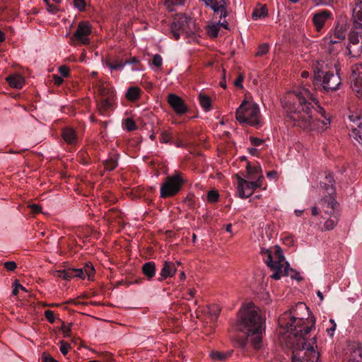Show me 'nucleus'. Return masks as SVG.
<instances>
[{
  "mask_svg": "<svg viewBox=\"0 0 362 362\" xmlns=\"http://www.w3.org/2000/svg\"><path fill=\"white\" fill-rule=\"evenodd\" d=\"M45 316L46 319L50 322L53 323L55 320L54 313L52 310H47L45 312Z\"/></svg>",
  "mask_w": 362,
  "mask_h": 362,
  "instance_id": "obj_47",
  "label": "nucleus"
},
{
  "mask_svg": "<svg viewBox=\"0 0 362 362\" xmlns=\"http://www.w3.org/2000/svg\"><path fill=\"white\" fill-rule=\"evenodd\" d=\"M54 275L56 277L64 279V280H70L71 279V268L67 269L57 270L55 271Z\"/></svg>",
  "mask_w": 362,
  "mask_h": 362,
  "instance_id": "obj_35",
  "label": "nucleus"
},
{
  "mask_svg": "<svg viewBox=\"0 0 362 362\" xmlns=\"http://www.w3.org/2000/svg\"><path fill=\"white\" fill-rule=\"evenodd\" d=\"M250 141L251 144L254 146H259L264 142L262 139L254 136H250Z\"/></svg>",
  "mask_w": 362,
  "mask_h": 362,
  "instance_id": "obj_49",
  "label": "nucleus"
},
{
  "mask_svg": "<svg viewBox=\"0 0 362 362\" xmlns=\"http://www.w3.org/2000/svg\"><path fill=\"white\" fill-rule=\"evenodd\" d=\"M236 177L238 180L237 193L241 199L250 197L257 188L262 187V175H259L256 181H247L238 175H236Z\"/></svg>",
  "mask_w": 362,
  "mask_h": 362,
  "instance_id": "obj_11",
  "label": "nucleus"
},
{
  "mask_svg": "<svg viewBox=\"0 0 362 362\" xmlns=\"http://www.w3.org/2000/svg\"><path fill=\"white\" fill-rule=\"evenodd\" d=\"M6 81L11 87L16 89L21 88L25 83L24 78L19 74L9 75L7 76Z\"/></svg>",
  "mask_w": 362,
  "mask_h": 362,
  "instance_id": "obj_22",
  "label": "nucleus"
},
{
  "mask_svg": "<svg viewBox=\"0 0 362 362\" xmlns=\"http://www.w3.org/2000/svg\"><path fill=\"white\" fill-rule=\"evenodd\" d=\"M101 98L115 99V92L112 87L107 85H101L98 88Z\"/></svg>",
  "mask_w": 362,
  "mask_h": 362,
  "instance_id": "obj_24",
  "label": "nucleus"
},
{
  "mask_svg": "<svg viewBox=\"0 0 362 362\" xmlns=\"http://www.w3.org/2000/svg\"><path fill=\"white\" fill-rule=\"evenodd\" d=\"M105 66L110 69L112 71L113 70H122L125 66L124 62H122L117 59H106Z\"/></svg>",
  "mask_w": 362,
  "mask_h": 362,
  "instance_id": "obj_29",
  "label": "nucleus"
},
{
  "mask_svg": "<svg viewBox=\"0 0 362 362\" xmlns=\"http://www.w3.org/2000/svg\"><path fill=\"white\" fill-rule=\"evenodd\" d=\"M124 64H125V66L127 64H132V65L139 64L140 60L137 57H133L130 58L129 60H126L124 62Z\"/></svg>",
  "mask_w": 362,
  "mask_h": 362,
  "instance_id": "obj_50",
  "label": "nucleus"
},
{
  "mask_svg": "<svg viewBox=\"0 0 362 362\" xmlns=\"http://www.w3.org/2000/svg\"><path fill=\"white\" fill-rule=\"evenodd\" d=\"M307 310L308 307L305 303H298L295 308H292L279 317V326L295 337L303 338L314 326L313 323L311 325H307L308 319L300 316L298 311Z\"/></svg>",
  "mask_w": 362,
  "mask_h": 362,
  "instance_id": "obj_3",
  "label": "nucleus"
},
{
  "mask_svg": "<svg viewBox=\"0 0 362 362\" xmlns=\"http://www.w3.org/2000/svg\"><path fill=\"white\" fill-rule=\"evenodd\" d=\"M236 119L240 123H246L250 126L257 127L260 124V112L256 103L243 100L235 112Z\"/></svg>",
  "mask_w": 362,
  "mask_h": 362,
  "instance_id": "obj_7",
  "label": "nucleus"
},
{
  "mask_svg": "<svg viewBox=\"0 0 362 362\" xmlns=\"http://www.w3.org/2000/svg\"><path fill=\"white\" fill-rule=\"evenodd\" d=\"M141 90L136 86L129 87L126 92V98L129 101L137 100L141 95Z\"/></svg>",
  "mask_w": 362,
  "mask_h": 362,
  "instance_id": "obj_27",
  "label": "nucleus"
},
{
  "mask_svg": "<svg viewBox=\"0 0 362 362\" xmlns=\"http://www.w3.org/2000/svg\"><path fill=\"white\" fill-rule=\"evenodd\" d=\"M336 327H337V325L334 324V325H332L331 327L327 329V332L329 336L332 337L334 335Z\"/></svg>",
  "mask_w": 362,
  "mask_h": 362,
  "instance_id": "obj_54",
  "label": "nucleus"
},
{
  "mask_svg": "<svg viewBox=\"0 0 362 362\" xmlns=\"http://www.w3.org/2000/svg\"><path fill=\"white\" fill-rule=\"evenodd\" d=\"M91 25L88 21H81L77 26L76 30L71 37V40L78 41L83 45L90 43L89 36L91 33Z\"/></svg>",
  "mask_w": 362,
  "mask_h": 362,
  "instance_id": "obj_13",
  "label": "nucleus"
},
{
  "mask_svg": "<svg viewBox=\"0 0 362 362\" xmlns=\"http://www.w3.org/2000/svg\"><path fill=\"white\" fill-rule=\"evenodd\" d=\"M264 262L274 272L271 277L279 280L281 276H291L292 279L300 281L302 277L297 272L289 269V264L285 261L282 250L277 247L274 252L266 250L264 252Z\"/></svg>",
  "mask_w": 362,
  "mask_h": 362,
  "instance_id": "obj_5",
  "label": "nucleus"
},
{
  "mask_svg": "<svg viewBox=\"0 0 362 362\" xmlns=\"http://www.w3.org/2000/svg\"><path fill=\"white\" fill-rule=\"evenodd\" d=\"M4 267L7 271L12 272L17 268V264L15 262L9 261L4 263Z\"/></svg>",
  "mask_w": 362,
  "mask_h": 362,
  "instance_id": "obj_46",
  "label": "nucleus"
},
{
  "mask_svg": "<svg viewBox=\"0 0 362 362\" xmlns=\"http://www.w3.org/2000/svg\"><path fill=\"white\" fill-rule=\"evenodd\" d=\"M247 173L249 175L247 178H258L259 175H262V168L259 164L251 165L250 164H247Z\"/></svg>",
  "mask_w": 362,
  "mask_h": 362,
  "instance_id": "obj_30",
  "label": "nucleus"
},
{
  "mask_svg": "<svg viewBox=\"0 0 362 362\" xmlns=\"http://www.w3.org/2000/svg\"><path fill=\"white\" fill-rule=\"evenodd\" d=\"M180 264V262L175 263L170 261H165L159 274L158 280L159 281H163L168 278L173 276L177 269V266Z\"/></svg>",
  "mask_w": 362,
  "mask_h": 362,
  "instance_id": "obj_16",
  "label": "nucleus"
},
{
  "mask_svg": "<svg viewBox=\"0 0 362 362\" xmlns=\"http://www.w3.org/2000/svg\"><path fill=\"white\" fill-rule=\"evenodd\" d=\"M238 329L246 335V340L259 349L262 339V319L258 308L252 302L244 305L239 312Z\"/></svg>",
  "mask_w": 362,
  "mask_h": 362,
  "instance_id": "obj_2",
  "label": "nucleus"
},
{
  "mask_svg": "<svg viewBox=\"0 0 362 362\" xmlns=\"http://www.w3.org/2000/svg\"><path fill=\"white\" fill-rule=\"evenodd\" d=\"M349 136L362 146V122L358 124L357 127L352 128V132Z\"/></svg>",
  "mask_w": 362,
  "mask_h": 362,
  "instance_id": "obj_31",
  "label": "nucleus"
},
{
  "mask_svg": "<svg viewBox=\"0 0 362 362\" xmlns=\"http://www.w3.org/2000/svg\"><path fill=\"white\" fill-rule=\"evenodd\" d=\"M268 14V10L266 5L259 4L253 10L252 18L257 21L265 18Z\"/></svg>",
  "mask_w": 362,
  "mask_h": 362,
  "instance_id": "obj_25",
  "label": "nucleus"
},
{
  "mask_svg": "<svg viewBox=\"0 0 362 362\" xmlns=\"http://www.w3.org/2000/svg\"><path fill=\"white\" fill-rule=\"evenodd\" d=\"M168 103L177 115H182L187 112V107L183 100L175 94L170 93L168 95Z\"/></svg>",
  "mask_w": 362,
  "mask_h": 362,
  "instance_id": "obj_15",
  "label": "nucleus"
},
{
  "mask_svg": "<svg viewBox=\"0 0 362 362\" xmlns=\"http://www.w3.org/2000/svg\"><path fill=\"white\" fill-rule=\"evenodd\" d=\"M218 23L220 24V28L223 27L225 29H228V22L226 21H224L223 22Z\"/></svg>",
  "mask_w": 362,
  "mask_h": 362,
  "instance_id": "obj_61",
  "label": "nucleus"
},
{
  "mask_svg": "<svg viewBox=\"0 0 362 362\" xmlns=\"http://www.w3.org/2000/svg\"><path fill=\"white\" fill-rule=\"evenodd\" d=\"M284 107L293 124L303 129L324 132L330 125L329 114L319 105L314 94L305 86L288 93Z\"/></svg>",
  "mask_w": 362,
  "mask_h": 362,
  "instance_id": "obj_1",
  "label": "nucleus"
},
{
  "mask_svg": "<svg viewBox=\"0 0 362 362\" xmlns=\"http://www.w3.org/2000/svg\"><path fill=\"white\" fill-rule=\"evenodd\" d=\"M29 207L31 209L33 213H40L41 211V206L38 204H30L29 205Z\"/></svg>",
  "mask_w": 362,
  "mask_h": 362,
  "instance_id": "obj_53",
  "label": "nucleus"
},
{
  "mask_svg": "<svg viewBox=\"0 0 362 362\" xmlns=\"http://www.w3.org/2000/svg\"><path fill=\"white\" fill-rule=\"evenodd\" d=\"M124 127L129 132H132L137 129L135 122L132 118H127L125 119Z\"/></svg>",
  "mask_w": 362,
  "mask_h": 362,
  "instance_id": "obj_38",
  "label": "nucleus"
},
{
  "mask_svg": "<svg viewBox=\"0 0 362 362\" xmlns=\"http://www.w3.org/2000/svg\"><path fill=\"white\" fill-rule=\"evenodd\" d=\"M47 5V10L49 13L52 14H55L58 11V8L57 6L51 4L52 0H43Z\"/></svg>",
  "mask_w": 362,
  "mask_h": 362,
  "instance_id": "obj_42",
  "label": "nucleus"
},
{
  "mask_svg": "<svg viewBox=\"0 0 362 362\" xmlns=\"http://www.w3.org/2000/svg\"><path fill=\"white\" fill-rule=\"evenodd\" d=\"M184 182L180 173L175 172L173 175L167 176L160 187V197L167 198L175 196L180 191Z\"/></svg>",
  "mask_w": 362,
  "mask_h": 362,
  "instance_id": "obj_10",
  "label": "nucleus"
},
{
  "mask_svg": "<svg viewBox=\"0 0 362 362\" xmlns=\"http://www.w3.org/2000/svg\"><path fill=\"white\" fill-rule=\"evenodd\" d=\"M209 312L211 315V320H217L221 312V309L218 305H214L209 308Z\"/></svg>",
  "mask_w": 362,
  "mask_h": 362,
  "instance_id": "obj_39",
  "label": "nucleus"
},
{
  "mask_svg": "<svg viewBox=\"0 0 362 362\" xmlns=\"http://www.w3.org/2000/svg\"><path fill=\"white\" fill-rule=\"evenodd\" d=\"M349 119H350L351 122H355L361 119V117L359 116L351 115L349 116Z\"/></svg>",
  "mask_w": 362,
  "mask_h": 362,
  "instance_id": "obj_58",
  "label": "nucleus"
},
{
  "mask_svg": "<svg viewBox=\"0 0 362 362\" xmlns=\"http://www.w3.org/2000/svg\"><path fill=\"white\" fill-rule=\"evenodd\" d=\"M62 137L68 144H75L77 141L76 132L71 127H66L63 129Z\"/></svg>",
  "mask_w": 362,
  "mask_h": 362,
  "instance_id": "obj_23",
  "label": "nucleus"
},
{
  "mask_svg": "<svg viewBox=\"0 0 362 362\" xmlns=\"http://www.w3.org/2000/svg\"><path fill=\"white\" fill-rule=\"evenodd\" d=\"M219 194L216 190H211L208 192L207 200L211 203H215L218 200Z\"/></svg>",
  "mask_w": 362,
  "mask_h": 362,
  "instance_id": "obj_41",
  "label": "nucleus"
},
{
  "mask_svg": "<svg viewBox=\"0 0 362 362\" xmlns=\"http://www.w3.org/2000/svg\"><path fill=\"white\" fill-rule=\"evenodd\" d=\"M42 360L43 362H59L57 360H55L52 356L45 353L42 354Z\"/></svg>",
  "mask_w": 362,
  "mask_h": 362,
  "instance_id": "obj_51",
  "label": "nucleus"
},
{
  "mask_svg": "<svg viewBox=\"0 0 362 362\" xmlns=\"http://www.w3.org/2000/svg\"><path fill=\"white\" fill-rule=\"evenodd\" d=\"M315 77L321 82L323 89L327 92L338 89L341 84V78L338 74L318 71L315 74Z\"/></svg>",
  "mask_w": 362,
  "mask_h": 362,
  "instance_id": "obj_12",
  "label": "nucleus"
},
{
  "mask_svg": "<svg viewBox=\"0 0 362 362\" xmlns=\"http://www.w3.org/2000/svg\"><path fill=\"white\" fill-rule=\"evenodd\" d=\"M317 4H329L334 0H314Z\"/></svg>",
  "mask_w": 362,
  "mask_h": 362,
  "instance_id": "obj_56",
  "label": "nucleus"
},
{
  "mask_svg": "<svg viewBox=\"0 0 362 362\" xmlns=\"http://www.w3.org/2000/svg\"><path fill=\"white\" fill-rule=\"evenodd\" d=\"M71 279L73 277H78L84 279L88 277L90 279L93 276L95 270L93 266L90 263H86L83 268L74 269L71 268Z\"/></svg>",
  "mask_w": 362,
  "mask_h": 362,
  "instance_id": "obj_18",
  "label": "nucleus"
},
{
  "mask_svg": "<svg viewBox=\"0 0 362 362\" xmlns=\"http://www.w3.org/2000/svg\"><path fill=\"white\" fill-rule=\"evenodd\" d=\"M325 181L320 182V187L328 194V197L325 195L322 202L327 204V209L325 210V213L329 214L330 218L325 221L324 229L325 230H331L337 226L339 221L338 214L335 212L338 203L334 197L335 194L334 175L332 173H329L325 177Z\"/></svg>",
  "mask_w": 362,
  "mask_h": 362,
  "instance_id": "obj_6",
  "label": "nucleus"
},
{
  "mask_svg": "<svg viewBox=\"0 0 362 362\" xmlns=\"http://www.w3.org/2000/svg\"><path fill=\"white\" fill-rule=\"evenodd\" d=\"M172 133L168 130H162L160 132V141L163 144H168L171 142Z\"/></svg>",
  "mask_w": 362,
  "mask_h": 362,
  "instance_id": "obj_37",
  "label": "nucleus"
},
{
  "mask_svg": "<svg viewBox=\"0 0 362 362\" xmlns=\"http://www.w3.org/2000/svg\"><path fill=\"white\" fill-rule=\"evenodd\" d=\"M309 75H310V74L307 71H303L301 73V77L303 78H307L309 76Z\"/></svg>",
  "mask_w": 362,
  "mask_h": 362,
  "instance_id": "obj_64",
  "label": "nucleus"
},
{
  "mask_svg": "<svg viewBox=\"0 0 362 362\" xmlns=\"http://www.w3.org/2000/svg\"><path fill=\"white\" fill-rule=\"evenodd\" d=\"M206 29L208 35L212 38H214L217 37L218 35V32L220 30V24L213 23L211 25H209L206 26Z\"/></svg>",
  "mask_w": 362,
  "mask_h": 362,
  "instance_id": "obj_34",
  "label": "nucleus"
},
{
  "mask_svg": "<svg viewBox=\"0 0 362 362\" xmlns=\"http://www.w3.org/2000/svg\"><path fill=\"white\" fill-rule=\"evenodd\" d=\"M118 165L117 158L116 157H111L110 158L105 160L104 167L106 170L111 171Z\"/></svg>",
  "mask_w": 362,
  "mask_h": 362,
  "instance_id": "obj_36",
  "label": "nucleus"
},
{
  "mask_svg": "<svg viewBox=\"0 0 362 362\" xmlns=\"http://www.w3.org/2000/svg\"><path fill=\"white\" fill-rule=\"evenodd\" d=\"M352 13V27L348 35L346 46L349 54L357 57L362 54V0H354Z\"/></svg>",
  "mask_w": 362,
  "mask_h": 362,
  "instance_id": "obj_4",
  "label": "nucleus"
},
{
  "mask_svg": "<svg viewBox=\"0 0 362 362\" xmlns=\"http://www.w3.org/2000/svg\"><path fill=\"white\" fill-rule=\"evenodd\" d=\"M199 101L204 111L208 112L211 110V101L208 95L200 93L199 95Z\"/></svg>",
  "mask_w": 362,
  "mask_h": 362,
  "instance_id": "obj_33",
  "label": "nucleus"
},
{
  "mask_svg": "<svg viewBox=\"0 0 362 362\" xmlns=\"http://www.w3.org/2000/svg\"><path fill=\"white\" fill-rule=\"evenodd\" d=\"M232 353L233 351L226 352L214 351L210 353V356L213 360L223 361L228 359L231 356Z\"/></svg>",
  "mask_w": 362,
  "mask_h": 362,
  "instance_id": "obj_32",
  "label": "nucleus"
},
{
  "mask_svg": "<svg viewBox=\"0 0 362 362\" xmlns=\"http://www.w3.org/2000/svg\"><path fill=\"white\" fill-rule=\"evenodd\" d=\"M197 32L194 21L185 14H177L171 24V33L175 40L182 35L190 36Z\"/></svg>",
  "mask_w": 362,
  "mask_h": 362,
  "instance_id": "obj_9",
  "label": "nucleus"
},
{
  "mask_svg": "<svg viewBox=\"0 0 362 362\" xmlns=\"http://www.w3.org/2000/svg\"><path fill=\"white\" fill-rule=\"evenodd\" d=\"M332 16L330 11L327 10H322L315 12L313 16V23L317 31H320Z\"/></svg>",
  "mask_w": 362,
  "mask_h": 362,
  "instance_id": "obj_17",
  "label": "nucleus"
},
{
  "mask_svg": "<svg viewBox=\"0 0 362 362\" xmlns=\"http://www.w3.org/2000/svg\"><path fill=\"white\" fill-rule=\"evenodd\" d=\"M277 175V173L276 171H274V170H272V171H269L267 173V176L269 177V178H274L276 177Z\"/></svg>",
  "mask_w": 362,
  "mask_h": 362,
  "instance_id": "obj_57",
  "label": "nucleus"
},
{
  "mask_svg": "<svg viewBox=\"0 0 362 362\" xmlns=\"http://www.w3.org/2000/svg\"><path fill=\"white\" fill-rule=\"evenodd\" d=\"M316 348L315 337L309 341H303L301 348L293 351L292 362H317L320 354L316 351Z\"/></svg>",
  "mask_w": 362,
  "mask_h": 362,
  "instance_id": "obj_8",
  "label": "nucleus"
},
{
  "mask_svg": "<svg viewBox=\"0 0 362 362\" xmlns=\"http://www.w3.org/2000/svg\"><path fill=\"white\" fill-rule=\"evenodd\" d=\"M70 349H71V345L69 343H67L64 341H60L59 350L64 356H66L68 354Z\"/></svg>",
  "mask_w": 362,
  "mask_h": 362,
  "instance_id": "obj_43",
  "label": "nucleus"
},
{
  "mask_svg": "<svg viewBox=\"0 0 362 362\" xmlns=\"http://www.w3.org/2000/svg\"><path fill=\"white\" fill-rule=\"evenodd\" d=\"M54 83L57 84V85H60L62 83V82L64 81L63 78H62V76H56L54 75Z\"/></svg>",
  "mask_w": 362,
  "mask_h": 362,
  "instance_id": "obj_55",
  "label": "nucleus"
},
{
  "mask_svg": "<svg viewBox=\"0 0 362 362\" xmlns=\"http://www.w3.org/2000/svg\"><path fill=\"white\" fill-rule=\"evenodd\" d=\"M115 100V99L101 98L100 102L98 104L99 111L102 114H105L113 107Z\"/></svg>",
  "mask_w": 362,
  "mask_h": 362,
  "instance_id": "obj_28",
  "label": "nucleus"
},
{
  "mask_svg": "<svg viewBox=\"0 0 362 362\" xmlns=\"http://www.w3.org/2000/svg\"><path fill=\"white\" fill-rule=\"evenodd\" d=\"M73 4L74 7L79 11H83L86 8V4L85 0H73Z\"/></svg>",
  "mask_w": 362,
  "mask_h": 362,
  "instance_id": "obj_44",
  "label": "nucleus"
},
{
  "mask_svg": "<svg viewBox=\"0 0 362 362\" xmlns=\"http://www.w3.org/2000/svg\"><path fill=\"white\" fill-rule=\"evenodd\" d=\"M311 213L313 216H316L318 214V209L316 206H313L311 209Z\"/></svg>",
  "mask_w": 362,
  "mask_h": 362,
  "instance_id": "obj_60",
  "label": "nucleus"
},
{
  "mask_svg": "<svg viewBox=\"0 0 362 362\" xmlns=\"http://www.w3.org/2000/svg\"><path fill=\"white\" fill-rule=\"evenodd\" d=\"M156 264L153 262H148L143 264L142 272L143 274L148 278L152 279L156 274Z\"/></svg>",
  "mask_w": 362,
  "mask_h": 362,
  "instance_id": "obj_26",
  "label": "nucleus"
},
{
  "mask_svg": "<svg viewBox=\"0 0 362 362\" xmlns=\"http://www.w3.org/2000/svg\"><path fill=\"white\" fill-rule=\"evenodd\" d=\"M349 354L347 362H362V345L358 342H351L349 344Z\"/></svg>",
  "mask_w": 362,
  "mask_h": 362,
  "instance_id": "obj_20",
  "label": "nucleus"
},
{
  "mask_svg": "<svg viewBox=\"0 0 362 362\" xmlns=\"http://www.w3.org/2000/svg\"><path fill=\"white\" fill-rule=\"evenodd\" d=\"M13 286H14V288H13V289L12 291V293H13V295L16 296L18 294V288L19 287L17 285H15V282L13 283Z\"/></svg>",
  "mask_w": 362,
  "mask_h": 362,
  "instance_id": "obj_59",
  "label": "nucleus"
},
{
  "mask_svg": "<svg viewBox=\"0 0 362 362\" xmlns=\"http://www.w3.org/2000/svg\"><path fill=\"white\" fill-rule=\"evenodd\" d=\"M351 88L357 97L362 98V64H356L351 68Z\"/></svg>",
  "mask_w": 362,
  "mask_h": 362,
  "instance_id": "obj_14",
  "label": "nucleus"
},
{
  "mask_svg": "<svg viewBox=\"0 0 362 362\" xmlns=\"http://www.w3.org/2000/svg\"><path fill=\"white\" fill-rule=\"evenodd\" d=\"M206 6H209L214 12L220 13V18H226L228 12L226 8L225 0H201Z\"/></svg>",
  "mask_w": 362,
  "mask_h": 362,
  "instance_id": "obj_19",
  "label": "nucleus"
},
{
  "mask_svg": "<svg viewBox=\"0 0 362 362\" xmlns=\"http://www.w3.org/2000/svg\"><path fill=\"white\" fill-rule=\"evenodd\" d=\"M243 76L242 75H239L238 78L234 81V85L236 87L243 88Z\"/></svg>",
  "mask_w": 362,
  "mask_h": 362,
  "instance_id": "obj_52",
  "label": "nucleus"
},
{
  "mask_svg": "<svg viewBox=\"0 0 362 362\" xmlns=\"http://www.w3.org/2000/svg\"><path fill=\"white\" fill-rule=\"evenodd\" d=\"M152 64L156 67H160L163 64L161 56L158 54H155L153 57Z\"/></svg>",
  "mask_w": 362,
  "mask_h": 362,
  "instance_id": "obj_45",
  "label": "nucleus"
},
{
  "mask_svg": "<svg viewBox=\"0 0 362 362\" xmlns=\"http://www.w3.org/2000/svg\"><path fill=\"white\" fill-rule=\"evenodd\" d=\"M6 39V35L0 30V42H2Z\"/></svg>",
  "mask_w": 362,
  "mask_h": 362,
  "instance_id": "obj_63",
  "label": "nucleus"
},
{
  "mask_svg": "<svg viewBox=\"0 0 362 362\" xmlns=\"http://www.w3.org/2000/svg\"><path fill=\"white\" fill-rule=\"evenodd\" d=\"M59 72L62 77H67L69 74V69L66 66H61L59 67Z\"/></svg>",
  "mask_w": 362,
  "mask_h": 362,
  "instance_id": "obj_48",
  "label": "nucleus"
},
{
  "mask_svg": "<svg viewBox=\"0 0 362 362\" xmlns=\"http://www.w3.org/2000/svg\"><path fill=\"white\" fill-rule=\"evenodd\" d=\"M269 52V45L263 43L259 45L258 49L255 54L257 57H262Z\"/></svg>",
  "mask_w": 362,
  "mask_h": 362,
  "instance_id": "obj_40",
  "label": "nucleus"
},
{
  "mask_svg": "<svg viewBox=\"0 0 362 362\" xmlns=\"http://www.w3.org/2000/svg\"><path fill=\"white\" fill-rule=\"evenodd\" d=\"M248 151L252 155H256L257 153V149L255 148H249Z\"/></svg>",
  "mask_w": 362,
  "mask_h": 362,
  "instance_id": "obj_62",
  "label": "nucleus"
},
{
  "mask_svg": "<svg viewBox=\"0 0 362 362\" xmlns=\"http://www.w3.org/2000/svg\"><path fill=\"white\" fill-rule=\"evenodd\" d=\"M346 26L344 23H337L335 29L329 37V43L332 45H337L340 41L344 40L346 35Z\"/></svg>",
  "mask_w": 362,
  "mask_h": 362,
  "instance_id": "obj_21",
  "label": "nucleus"
}]
</instances>
